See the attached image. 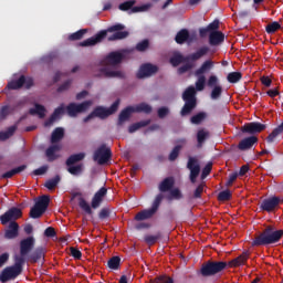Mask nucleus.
I'll list each match as a JSON object with an SVG mask.
<instances>
[{
    "label": "nucleus",
    "mask_w": 283,
    "mask_h": 283,
    "mask_svg": "<svg viewBox=\"0 0 283 283\" xmlns=\"http://www.w3.org/2000/svg\"><path fill=\"white\" fill-rule=\"evenodd\" d=\"M125 25L122 23H116L108 27L106 30L98 31L95 35L84 40L80 43L81 48H91L92 45H97V43H103L105 39L107 41H123L129 36V31H123ZM108 32H115L107 38Z\"/></svg>",
    "instance_id": "1"
},
{
    "label": "nucleus",
    "mask_w": 283,
    "mask_h": 283,
    "mask_svg": "<svg viewBox=\"0 0 283 283\" xmlns=\"http://www.w3.org/2000/svg\"><path fill=\"white\" fill-rule=\"evenodd\" d=\"M282 238L283 230H276L272 226H269L254 238L252 247H269L271 244H277Z\"/></svg>",
    "instance_id": "2"
},
{
    "label": "nucleus",
    "mask_w": 283,
    "mask_h": 283,
    "mask_svg": "<svg viewBox=\"0 0 283 283\" xmlns=\"http://www.w3.org/2000/svg\"><path fill=\"white\" fill-rule=\"evenodd\" d=\"M209 46H201L199 48L195 53H191L190 55H182L181 53H174V55L170 57V64L172 67H178L180 63H188V61H200L202 56H207L209 54Z\"/></svg>",
    "instance_id": "3"
},
{
    "label": "nucleus",
    "mask_w": 283,
    "mask_h": 283,
    "mask_svg": "<svg viewBox=\"0 0 283 283\" xmlns=\"http://www.w3.org/2000/svg\"><path fill=\"white\" fill-rule=\"evenodd\" d=\"M23 264L24 261L22 258H14V264L4 268L0 273V282L8 283L12 280H17V276L23 273Z\"/></svg>",
    "instance_id": "4"
},
{
    "label": "nucleus",
    "mask_w": 283,
    "mask_h": 283,
    "mask_svg": "<svg viewBox=\"0 0 283 283\" xmlns=\"http://www.w3.org/2000/svg\"><path fill=\"white\" fill-rule=\"evenodd\" d=\"M118 105H120V99L115 101L109 108L97 106L91 114L84 117L83 123H90L92 118H101L102 120H105V118H108V116H112V114H115V112L118 111Z\"/></svg>",
    "instance_id": "5"
},
{
    "label": "nucleus",
    "mask_w": 283,
    "mask_h": 283,
    "mask_svg": "<svg viewBox=\"0 0 283 283\" xmlns=\"http://www.w3.org/2000/svg\"><path fill=\"white\" fill-rule=\"evenodd\" d=\"M164 199L165 195L158 193L155 197V200L153 201V205L149 209H144L135 216L136 222H143V220H150L153 216H156V213H158V209H160V205H163Z\"/></svg>",
    "instance_id": "6"
},
{
    "label": "nucleus",
    "mask_w": 283,
    "mask_h": 283,
    "mask_svg": "<svg viewBox=\"0 0 283 283\" xmlns=\"http://www.w3.org/2000/svg\"><path fill=\"white\" fill-rule=\"evenodd\" d=\"M228 263L224 261H208L201 265L200 273L202 277H211V275H218L227 269Z\"/></svg>",
    "instance_id": "7"
},
{
    "label": "nucleus",
    "mask_w": 283,
    "mask_h": 283,
    "mask_svg": "<svg viewBox=\"0 0 283 283\" xmlns=\"http://www.w3.org/2000/svg\"><path fill=\"white\" fill-rule=\"evenodd\" d=\"M48 207H50V196H41L34 207L31 208L30 218H33V220L41 218L48 211Z\"/></svg>",
    "instance_id": "8"
},
{
    "label": "nucleus",
    "mask_w": 283,
    "mask_h": 283,
    "mask_svg": "<svg viewBox=\"0 0 283 283\" xmlns=\"http://www.w3.org/2000/svg\"><path fill=\"white\" fill-rule=\"evenodd\" d=\"M36 244V239L32 235L27 237L20 241V255H15L14 258H21L25 264V260Z\"/></svg>",
    "instance_id": "9"
},
{
    "label": "nucleus",
    "mask_w": 283,
    "mask_h": 283,
    "mask_svg": "<svg viewBox=\"0 0 283 283\" xmlns=\"http://www.w3.org/2000/svg\"><path fill=\"white\" fill-rule=\"evenodd\" d=\"M207 87L211 90L210 98L218 101L222 96V85H220V78L217 75H210L207 81Z\"/></svg>",
    "instance_id": "10"
},
{
    "label": "nucleus",
    "mask_w": 283,
    "mask_h": 283,
    "mask_svg": "<svg viewBox=\"0 0 283 283\" xmlns=\"http://www.w3.org/2000/svg\"><path fill=\"white\" fill-rule=\"evenodd\" d=\"M111 158L112 149L108 148L105 144L99 146L93 155V160H95V163H98L99 165H106V163H109Z\"/></svg>",
    "instance_id": "11"
},
{
    "label": "nucleus",
    "mask_w": 283,
    "mask_h": 283,
    "mask_svg": "<svg viewBox=\"0 0 283 283\" xmlns=\"http://www.w3.org/2000/svg\"><path fill=\"white\" fill-rule=\"evenodd\" d=\"M92 103H93L92 101H85V102H82L81 104L70 103L66 106V112L72 118H74L78 116V114H83V112H87V109L92 107Z\"/></svg>",
    "instance_id": "12"
},
{
    "label": "nucleus",
    "mask_w": 283,
    "mask_h": 283,
    "mask_svg": "<svg viewBox=\"0 0 283 283\" xmlns=\"http://www.w3.org/2000/svg\"><path fill=\"white\" fill-rule=\"evenodd\" d=\"M280 197L272 196L261 201L260 209L261 211H266V213H273L280 207Z\"/></svg>",
    "instance_id": "13"
},
{
    "label": "nucleus",
    "mask_w": 283,
    "mask_h": 283,
    "mask_svg": "<svg viewBox=\"0 0 283 283\" xmlns=\"http://www.w3.org/2000/svg\"><path fill=\"white\" fill-rule=\"evenodd\" d=\"M266 129V124H262L260 122H251V123H245L241 127V133L242 134H250L253 136V134H260Z\"/></svg>",
    "instance_id": "14"
},
{
    "label": "nucleus",
    "mask_w": 283,
    "mask_h": 283,
    "mask_svg": "<svg viewBox=\"0 0 283 283\" xmlns=\"http://www.w3.org/2000/svg\"><path fill=\"white\" fill-rule=\"evenodd\" d=\"M125 54H127V51H123L122 53L118 51H113L104 57L103 64L119 65V63H123V60L125 59Z\"/></svg>",
    "instance_id": "15"
},
{
    "label": "nucleus",
    "mask_w": 283,
    "mask_h": 283,
    "mask_svg": "<svg viewBox=\"0 0 283 283\" xmlns=\"http://www.w3.org/2000/svg\"><path fill=\"white\" fill-rule=\"evenodd\" d=\"M23 216V212L19 208H10L7 212H4L0 217L1 224H8V222H14V220H19Z\"/></svg>",
    "instance_id": "16"
},
{
    "label": "nucleus",
    "mask_w": 283,
    "mask_h": 283,
    "mask_svg": "<svg viewBox=\"0 0 283 283\" xmlns=\"http://www.w3.org/2000/svg\"><path fill=\"white\" fill-rule=\"evenodd\" d=\"M158 72V66L151 63L142 64L136 76L137 78H147Z\"/></svg>",
    "instance_id": "17"
},
{
    "label": "nucleus",
    "mask_w": 283,
    "mask_h": 283,
    "mask_svg": "<svg viewBox=\"0 0 283 283\" xmlns=\"http://www.w3.org/2000/svg\"><path fill=\"white\" fill-rule=\"evenodd\" d=\"M187 169L190 171V182L196 184L198 176H200V164L196 157H189L187 163Z\"/></svg>",
    "instance_id": "18"
},
{
    "label": "nucleus",
    "mask_w": 283,
    "mask_h": 283,
    "mask_svg": "<svg viewBox=\"0 0 283 283\" xmlns=\"http://www.w3.org/2000/svg\"><path fill=\"white\" fill-rule=\"evenodd\" d=\"M136 6V0H128L118 6V9L122 10V12H127V10H130L133 14H136V12H145L147 10V6L142 7H134Z\"/></svg>",
    "instance_id": "19"
},
{
    "label": "nucleus",
    "mask_w": 283,
    "mask_h": 283,
    "mask_svg": "<svg viewBox=\"0 0 283 283\" xmlns=\"http://www.w3.org/2000/svg\"><path fill=\"white\" fill-rule=\"evenodd\" d=\"M46 252L48 250H45L44 247H38L32 253L28 255L27 260L31 262V264H36V262H39L40 260H45Z\"/></svg>",
    "instance_id": "20"
},
{
    "label": "nucleus",
    "mask_w": 283,
    "mask_h": 283,
    "mask_svg": "<svg viewBox=\"0 0 283 283\" xmlns=\"http://www.w3.org/2000/svg\"><path fill=\"white\" fill-rule=\"evenodd\" d=\"M213 67H216V62H213V60H206L200 67L195 71V76H205V74H209Z\"/></svg>",
    "instance_id": "21"
},
{
    "label": "nucleus",
    "mask_w": 283,
    "mask_h": 283,
    "mask_svg": "<svg viewBox=\"0 0 283 283\" xmlns=\"http://www.w3.org/2000/svg\"><path fill=\"white\" fill-rule=\"evenodd\" d=\"M107 196V188L102 187L98 192H95L92 202H91V207L92 209H98L101 207V203L103 202V198H105Z\"/></svg>",
    "instance_id": "22"
},
{
    "label": "nucleus",
    "mask_w": 283,
    "mask_h": 283,
    "mask_svg": "<svg viewBox=\"0 0 283 283\" xmlns=\"http://www.w3.org/2000/svg\"><path fill=\"white\" fill-rule=\"evenodd\" d=\"M210 137H211V133H209V130H207L206 128L198 129L197 130V148L202 149V147L205 146V143H207V140H209Z\"/></svg>",
    "instance_id": "23"
},
{
    "label": "nucleus",
    "mask_w": 283,
    "mask_h": 283,
    "mask_svg": "<svg viewBox=\"0 0 283 283\" xmlns=\"http://www.w3.org/2000/svg\"><path fill=\"white\" fill-rule=\"evenodd\" d=\"M255 144H258V137L255 136L245 137L239 143L238 149H240V151H247L251 149Z\"/></svg>",
    "instance_id": "24"
},
{
    "label": "nucleus",
    "mask_w": 283,
    "mask_h": 283,
    "mask_svg": "<svg viewBox=\"0 0 283 283\" xmlns=\"http://www.w3.org/2000/svg\"><path fill=\"white\" fill-rule=\"evenodd\" d=\"M4 238L7 240H14L15 238H19V223H17V221L10 222L4 232Z\"/></svg>",
    "instance_id": "25"
},
{
    "label": "nucleus",
    "mask_w": 283,
    "mask_h": 283,
    "mask_svg": "<svg viewBox=\"0 0 283 283\" xmlns=\"http://www.w3.org/2000/svg\"><path fill=\"white\" fill-rule=\"evenodd\" d=\"M99 76H104V78H125V73L120 71H112L107 67H102L99 70Z\"/></svg>",
    "instance_id": "26"
},
{
    "label": "nucleus",
    "mask_w": 283,
    "mask_h": 283,
    "mask_svg": "<svg viewBox=\"0 0 283 283\" xmlns=\"http://www.w3.org/2000/svg\"><path fill=\"white\" fill-rule=\"evenodd\" d=\"M65 112V108L63 106H59L54 109L52 115L44 122V127H52L56 120L61 117V114Z\"/></svg>",
    "instance_id": "27"
},
{
    "label": "nucleus",
    "mask_w": 283,
    "mask_h": 283,
    "mask_svg": "<svg viewBox=\"0 0 283 283\" xmlns=\"http://www.w3.org/2000/svg\"><path fill=\"white\" fill-rule=\"evenodd\" d=\"M210 45H220L224 43V33L222 31H211L209 34Z\"/></svg>",
    "instance_id": "28"
},
{
    "label": "nucleus",
    "mask_w": 283,
    "mask_h": 283,
    "mask_svg": "<svg viewBox=\"0 0 283 283\" xmlns=\"http://www.w3.org/2000/svg\"><path fill=\"white\" fill-rule=\"evenodd\" d=\"M247 260H249V252L245 251L242 254H240L238 258L228 262V266L230 269L242 266V264H247Z\"/></svg>",
    "instance_id": "29"
},
{
    "label": "nucleus",
    "mask_w": 283,
    "mask_h": 283,
    "mask_svg": "<svg viewBox=\"0 0 283 283\" xmlns=\"http://www.w3.org/2000/svg\"><path fill=\"white\" fill-rule=\"evenodd\" d=\"M175 185L176 180L174 179V177H167L159 184L158 189L161 193H167V191L174 189Z\"/></svg>",
    "instance_id": "30"
},
{
    "label": "nucleus",
    "mask_w": 283,
    "mask_h": 283,
    "mask_svg": "<svg viewBox=\"0 0 283 283\" xmlns=\"http://www.w3.org/2000/svg\"><path fill=\"white\" fill-rule=\"evenodd\" d=\"M176 43L178 45H182L187 43V41L191 42L190 35H189V30L187 29H181L175 36Z\"/></svg>",
    "instance_id": "31"
},
{
    "label": "nucleus",
    "mask_w": 283,
    "mask_h": 283,
    "mask_svg": "<svg viewBox=\"0 0 283 283\" xmlns=\"http://www.w3.org/2000/svg\"><path fill=\"white\" fill-rule=\"evenodd\" d=\"M134 113H135L134 106H127L126 108H124L119 113L117 125H123V123H126V120L130 118L132 114Z\"/></svg>",
    "instance_id": "32"
},
{
    "label": "nucleus",
    "mask_w": 283,
    "mask_h": 283,
    "mask_svg": "<svg viewBox=\"0 0 283 283\" xmlns=\"http://www.w3.org/2000/svg\"><path fill=\"white\" fill-rule=\"evenodd\" d=\"M81 160H85V153H78L71 155L66 161V167H72V165H76V163H81Z\"/></svg>",
    "instance_id": "33"
},
{
    "label": "nucleus",
    "mask_w": 283,
    "mask_h": 283,
    "mask_svg": "<svg viewBox=\"0 0 283 283\" xmlns=\"http://www.w3.org/2000/svg\"><path fill=\"white\" fill-rule=\"evenodd\" d=\"M60 149H61V146L59 145H52L46 149L45 156L49 163H54V160H56V151H60Z\"/></svg>",
    "instance_id": "34"
},
{
    "label": "nucleus",
    "mask_w": 283,
    "mask_h": 283,
    "mask_svg": "<svg viewBox=\"0 0 283 283\" xmlns=\"http://www.w3.org/2000/svg\"><path fill=\"white\" fill-rule=\"evenodd\" d=\"M197 102L196 101H185V105L181 108V116H189L193 109H196Z\"/></svg>",
    "instance_id": "35"
},
{
    "label": "nucleus",
    "mask_w": 283,
    "mask_h": 283,
    "mask_svg": "<svg viewBox=\"0 0 283 283\" xmlns=\"http://www.w3.org/2000/svg\"><path fill=\"white\" fill-rule=\"evenodd\" d=\"M25 84V75H21L18 80H13L8 83V90H21Z\"/></svg>",
    "instance_id": "36"
},
{
    "label": "nucleus",
    "mask_w": 283,
    "mask_h": 283,
    "mask_svg": "<svg viewBox=\"0 0 283 283\" xmlns=\"http://www.w3.org/2000/svg\"><path fill=\"white\" fill-rule=\"evenodd\" d=\"M27 169H28L27 165H21L17 168H13V169L2 174L1 178H3V179L12 178V176H17V174H21V171H25Z\"/></svg>",
    "instance_id": "37"
},
{
    "label": "nucleus",
    "mask_w": 283,
    "mask_h": 283,
    "mask_svg": "<svg viewBox=\"0 0 283 283\" xmlns=\"http://www.w3.org/2000/svg\"><path fill=\"white\" fill-rule=\"evenodd\" d=\"M64 136L65 129H63L62 127H57L52 132L51 143H60V140H63Z\"/></svg>",
    "instance_id": "38"
},
{
    "label": "nucleus",
    "mask_w": 283,
    "mask_h": 283,
    "mask_svg": "<svg viewBox=\"0 0 283 283\" xmlns=\"http://www.w3.org/2000/svg\"><path fill=\"white\" fill-rule=\"evenodd\" d=\"M18 125L10 126L7 130L0 132V140L6 142L8 138H12L14 136V132L18 129Z\"/></svg>",
    "instance_id": "39"
},
{
    "label": "nucleus",
    "mask_w": 283,
    "mask_h": 283,
    "mask_svg": "<svg viewBox=\"0 0 283 283\" xmlns=\"http://www.w3.org/2000/svg\"><path fill=\"white\" fill-rule=\"evenodd\" d=\"M280 134H283V122L266 137V143H275V138H277Z\"/></svg>",
    "instance_id": "40"
},
{
    "label": "nucleus",
    "mask_w": 283,
    "mask_h": 283,
    "mask_svg": "<svg viewBox=\"0 0 283 283\" xmlns=\"http://www.w3.org/2000/svg\"><path fill=\"white\" fill-rule=\"evenodd\" d=\"M29 114H31V116H34L38 114L40 118H45V106L41 104H35V108H30Z\"/></svg>",
    "instance_id": "41"
},
{
    "label": "nucleus",
    "mask_w": 283,
    "mask_h": 283,
    "mask_svg": "<svg viewBox=\"0 0 283 283\" xmlns=\"http://www.w3.org/2000/svg\"><path fill=\"white\" fill-rule=\"evenodd\" d=\"M151 105L147 103H140L136 107H134V112L137 114H151Z\"/></svg>",
    "instance_id": "42"
},
{
    "label": "nucleus",
    "mask_w": 283,
    "mask_h": 283,
    "mask_svg": "<svg viewBox=\"0 0 283 283\" xmlns=\"http://www.w3.org/2000/svg\"><path fill=\"white\" fill-rule=\"evenodd\" d=\"M87 32H90L88 29H81L72 34L69 35V41H81V39H83Z\"/></svg>",
    "instance_id": "43"
},
{
    "label": "nucleus",
    "mask_w": 283,
    "mask_h": 283,
    "mask_svg": "<svg viewBox=\"0 0 283 283\" xmlns=\"http://www.w3.org/2000/svg\"><path fill=\"white\" fill-rule=\"evenodd\" d=\"M150 123H151V120H149V119L137 122L128 127V132H129V134H134L135 132H138V129H140L143 127H147V125H149Z\"/></svg>",
    "instance_id": "44"
},
{
    "label": "nucleus",
    "mask_w": 283,
    "mask_h": 283,
    "mask_svg": "<svg viewBox=\"0 0 283 283\" xmlns=\"http://www.w3.org/2000/svg\"><path fill=\"white\" fill-rule=\"evenodd\" d=\"M184 101H196V87L189 86L182 94Z\"/></svg>",
    "instance_id": "45"
},
{
    "label": "nucleus",
    "mask_w": 283,
    "mask_h": 283,
    "mask_svg": "<svg viewBox=\"0 0 283 283\" xmlns=\"http://www.w3.org/2000/svg\"><path fill=\"white\" fill-rule=\"evenodd\" d=\"M108 269L118 271L120 269V256H112L107 262Z\"/></svg>",
    "instance_id": "46"
},
{
    "label": "nucleus",
    "mask_w": 283,
    "mask_h": 283,
    "mask_svg": "<svg viewBox=\"0 0 283 283\" xmlns=\"http://www.w3.org/2000/svg\"><path fill=\"white\" fill-rule=\"evenodd\" d=\"M228 83H240L242 81V73L241 72H231L227 75Z\"/></svg>",
    "instance_id": "47"
},
{
    "label": "nucleus",
    "mask_w": 283,
    "mask_h": 283,
    "mask_svg": "<svg viewBox=\"0 0 283 283\" xmlns=\"http://www.w3.org/2000/svg\"><path fill=\"white\" fill-rule=\"evenodd\" d=\"M197 81L195 83L197 92H202L205 90V85H207V77L205 75H196Z\"/></svg>",
    "instance_id": "48"
},
{
    "label": "nucleus",
    "mask_w": 283,
    "mask_h": 283,
    "mask_svg": "<svg viewBox=\"0 0 283 283\" xmlns=\"http://www.w3.org/2000/svg\"><path fill=\"white\" fill-rule=\"evenodd\" d=\"M206 118H207V113L199 112L190 118V122L192 123V125H200V123H202V120H205Z\"/></svg>",
    "instance_id": "49"
},
{
    "label": "nucleus",
    "mask_w": 283,
    "mask_h": 283,
    "mask_svg": "<svg viewBox=\"0 0 283 283\" xmlns=\"http://www.w3.org/2000/svg\"><path fill=\"white\" fill-rule=\"evenodd\" d=\"M78 207L81 208L82 211H85L87 216H92L94 213L92 211V207L90 206V203H87V201L83 198L80 199Z\"/></svg>",
    "instance_id": "50"
},
{
    "label": "nucleus",
    "mask_w": 283,
    "mask_h": 283,
    "mask_svg": "<svg viewBox=\"0 0 283 283\" xmlns=\"http://www.w3.org/2000/svg\"><path fill=\"white\" fill-rule=\"evenodd\" d=\"M59 182H61V176H55L54 178H52V179H49L46 182H45V185H44V187H46V189H49L50 191H52V189H54L57 185H59Z\"/></svg>",
    "instance_id": "51"
},
{
    "label": "nucleus",
    "mask_w": 283,
    "mask_h": 283,
    "mask_svg": "<svg viewBox=\"0 0 283 283\" xmlns=\"http://www.w3.org/2000/svg\"><path fill=\"white\" fill-rule=\"evenodd\" d=\"M280 28H282V25L280 24V22L275 21L272 23H269L265 28V32L268 34H275V32H277V30H280Z\"/></svg>",
    "instance_id": "52"
},
{
    "label": "nucleus",
    "mask_w": 283,
    "mask_h": 283,
    "mask_svg": "<svg viewBox=\"0 0 283 283\" xmlns=\"http://www.w3.org/2000/svg\"><path fill=\"white\" fill-rule=\"evenodd\" d=\"M159 238H161L160 232H158L155 235L147 234V235H145L144 241L146 242V244H149V247H151L153 244H156L158 242Z\"/></svg>",
    "instance_id": "53"
},
{
    "label": "nucleus",
    "mask_w": 283,
    "mask_h": 283,
    "mask_svg": "<svg viewBox=\"0 0 283 283\" xmlns=\"http://www.w3.org/2000/svg\"><path fill=\"white\" fill-rule=\"evenodd\" d=\"M232 195H231V190L227 189L223 190L221 192H219L218 195V200L219 202H229V200H231Z\"/></svg>",
    "instance_id": "54"
},
{
    "label": "nucleus",
    "mask_w": 283,
    "mask_h": 283,
    "mask_svg": "<svg viewBox=\"0 0 283 283\" xmlns=\"http://www.w3.org/2000/svg\"><path fill=\"white\" fill-rule=\"evenodd\" d=\"M67 167H69L67 171L72 176H78L80 174H83V164H78L76 166L72 165V166H67Z\"/></svg>",
    "instance_id": "55"
},
{
    "label": "nucleus",
    "mask_w": 283,
    "mask_h": 283,
    "mask_svg": "<svg viewBox=\"0 0 283 283\" xmlns=\"http://www.w3.org/2000/svg\"><path fill=\"white\" fill-rule=\"evenodd\" d=\"M180 149H182L181 145H176L172 150L169 154L168 159L170 160V163H174V160L178 159V156H180Z\"/></svg>",
    "instance_id": "56"
},
{
    "label": "nucleus",
    "mask_w": 283,
    "mask_h": 283,
    "mask_svg": "<svg viewBox=\"0 0 283 283\" xmlns=\"http://www.w3.org/2000/svg\"><path fill=\"white\" fill-rule=\"evenodd\" d=\"M14 112V108H11L10 106L6 105L0 108V120H6L10 114Z\"/></svg>",
    "instance_id": "57"
},
{
    "label": "nucleus",
    "mask_w": 283,
    "mask_h": 283,
    "mask_svg": "<svg viewBox=\"0 0 283 283\" xmlns=\"http://www.w3.org/2000/svg\"><path fill=\"white\" fill-rule=\"evenodd\" d=\"M168 200H182V191H180L178 188L171 189Z\"/></svg>",
    "instance_id": "58"
},
{
    "label": "nucleus",
    "mask_w": 283,
    "mask_h": 283,
    "mask_svg": "<svg viewBox=\"0 0 283 283\" xmlns=\"http://www.w3.org/2000/svg\"><path fill=\"white\" fill-rule=\"evenodd\" d=\"M211 169H213V163L209 161L202 169L201 172V180H205V178H207V176H209V174H211Z\"/></svg>",
    "instance_id": "59"
},
{
    "label": "nucleus",
    "mask_w": 283,
    "mask_h": 283,
    "mask_svg": "<svg viewBox=\"0 0 283 283\" xmlns=\"http://www.w3.org/2000/svg\"><path fill=\"white\" fill-rule=\"evenodd\" d=\"M189 70H193V64L188 61L178 69V74H186V72H189Z\"/></svg>",
    "instance_id": "60"
},
{
    "label": "nucleus",
    "mask_w": 283,
    "mask_h": 283,
    "mask_svg": "<svg viewBox=\"0 0 283 283\" xmlns=\"http://www.w3.org/2000/svg\"><path fill=\"white\" fill-rule=\"evenodd\" d=\"M149 48V40H143L142 42H138L136 45L137 52H145Z\"/></svg>",
    "instance_id": "61"
},
{
    "label": "nucleus",
    "mask_w": 283,
    "mask_h": 283,
    "mask_svg": "<svg viewBox=\"0 0 283 283\" xmlns=\"http://www.w3.org/2000/svg\"><path fill=\"white\" fill-rule=\"evenodd\" d=\"M70 253L72 255V258H74V260H81V258H83V253L81 252V250L71 247L70 248Z\"/></svg>",
    "instance_id": "62"
},
{
    "label": "nucleus",
    "mask_w": 283,
    "mask_h": 283,
    "mask_svg": "<svg viewBox=\"0 0 283 283\" xmlns=\"http://www.w3.org/2000/svg\"><path fill=\"white\" fill-rule=\"evenodd\" d=\"M202 191H205V184H200V185L196 188V190H195V192H193V198H195V199L202 198Z\"/></svg>",
    "instance_id": "63"
},
{
    "label": "nucleus",
    "mask_w": 283,
    "mask_h": 283,
    "mask_svg": "<svg viewBox=\"0 0 283 283\" xmlns=\"http://www.w3.org/2000/svg\"><path fill=\"white\" fill-rule=\"evenodd\" d=\"M71 86H72V80H67L57 87V92H67V90H70Z\"/></svg>",
    "instance_id": "64"
}]
</instances>
